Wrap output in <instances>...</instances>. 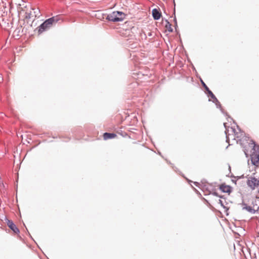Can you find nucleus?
<instances>
[{
  "instance_id": "obj_1",
  "label": "nucleus",
  "mask_w": 259,
  "mask_h": 259,
  "mask_svg": "<svg viewBox=\"0 0 259 259\" xmlns=\"http://www.w3.org/2000/svg\"><path fill=\"white\" fill-rule=\"evenodd\" d=\"M237 127L239 128L238 126H237ZM231 129L235 137L233 140H236L237 143H239L243 147H245L246 144H248L249 146L252 147V145L251 144L252 143L251 141L250 143L248 142L249 137L246 136L244 132L241 131L240 128H238L239 133L236 132L235 128L231 127Z\"/></svg>"
},
{
  "instance_id": "obj_2",
  "label": "nucleus",
  "mask_w": 259,
  "mask_h": 259,
  "mask_svg": "<svg viewBox=\"0 0 259 259\" xmlns=\"http://www.w3.org/2000/svg\"><path fill=\"white\" fill-rule=\"evenodd\" d=\"M59 20L58 16L52 17L47 19L38 27V33L40 34L50 28L53 24L57 23Z\"/></svg>"
},
{
  "instance_id": "obj_3",
  "label": "nucleus",
  "mask_w": 259,
  "mask_h": 259,
  "mask_svg": "<svg viewBox=\"0 0 259 259\" xmlns=\"http://www.w3.org/2000/svg\"><path fill=\"white\" fill-rule=\"evenodd\" d=\"M125 15L124 13L120 11H114L108 14L106 17V19L112 22H120L123 20Z\"/></svg>"
},
{
  "instance_id": "obj_4",
  "label": "nucleus",
  "mask_w": 259,
  "mask_h": 259,
  "mask_svg": "<svg viewBox=\"0 0 259 259\" xmlns=\"http://www.w3.org/2000/svg\"><path fill=\"white\" fill-rule=\"evenodd\" d=\"M252 149L253 150L251 154L250 158L253 165H256L259 162V146L256 145L255 142L251 140Z\"/></svg>"
},
{
  "instance_id": "obj_5",
  "label": "nucleus",
  "mask_w": 259,
  "mask_h": 259,
  "mask_svg": "<svg viewBox=\"0 0 259 259\" xmlns=\"http://www.w3.org/2000/svg\"><path fill=\"white\" fill-rule=\"evenodd\" d=\"M246 184L251 190H253L259 186V180L254 177L250 176L247 178Z\"/></svg>"
},
{
  "instance_id": "obj_6",
  "label": "nucleus",
  "mask_w": 259,
  "mask_h": 259,
  "mask_svg": "<svg viewBox=\"0 0 259 259\" xmlns=\"http://www.w3.org/2000/svg\"><path fill=\"white\" fill-rule=\"evenodd\" d=\"M6 223L8 227L15 233H19L20 232L19 229L17 227V226L14 224L12 221L8 220V219H6Z\"/></svg>"
},
{
  "instance_id": "obj_7",
  "label": "nucleus",
  "mask_w": 259,
  "mask_h": 259,
  "mask_svg": "<svg viewBox=\"0 0 259 259\" xmlns=\"http://www.w3.org/2000/svg\"><path fill=\"white\" fill-rule=\"evenodd\" d=\"M201 82L202 85L204 88L206 93L207 94L208 97H210L212 99H215L217 101V98L213 94V93L209 90L208 87L206 85V84L204 82V81L201 79Z\"/></svg>"
},
{
  "instance_id": "obj_8",
  "label": "nucleus",
  "mask_w": 259,
  "mask_h": 259,
  "mask_svg": "<svg viewBox=\"0 0 259 259\" xmlns=\"http://www.w3.org/2000/svg\"><path fill=\"white\" fill-rule=\"evenodd\" d=\"M241 204L243 206V207H242L243 210H246L252 214H254L256 212L255 210L253 209L251 206H247V205L246 203H245L244 202H243Z\"/></svg>"
},
{
  "instance_id": "obj_9",
  "label": "nucleus",
  "mask_w": 259,
  "mask_h": 259,
  "mask_svg": "<svg viewBox=\"0 0 259 259\" xmlns=\"http://www.w3.org/2000/svg\"><path fill=\"white\" fill-rule=\"evenodd\" d=\"M152 13L153 17L154 20H158L160 18L161 14L158 9L156 8L153 9Z\"/></svg>"
},
{
  "instance_id": "obj_10",
  "label": "nucleus",
  "mask_w": 259,
  "mask_h": 259,
  "mask_svg": "<svg viewBox=\"0 0 259 259\" xmlns=\"http://www.w3.org/2000/svg\"><path fill=\"white\" fill-rule=\"evenodd\" d=\"M220 189L223 192L225 193H230L231 191V187L229 186H227L225 185H221L220 187Z\"/></svg>"
},
{
  "instance_id": "obj_11",
  "label": "nucleus",
  "mask_w": 259,
  "mask_h": 259,
  "mask_svg": "<svg viewBox=\"0 0 259 259\" xmlns=\"http://www.w3.org/2000/svg\"><path fill=\"white\" fill-rule=\"evenodd\" d=\"M115 137H116V135L114 133H105L103 135V138L105 140L114 138Z\"/></svg>"
},
{
  "instance_id": "obj_12",
  "label": "nucleus",
  "mask_w": 259,
  "mask_h": 259,
  "mask_svg": "<svg viewBox=\"0 0 259 259\" xmlns=\"http://www.w3.org/2000/svg\"><path fill=\"white\" fill-rule=\"evenodd\" d=\"M171 25L170 23H169V22L166 20L165 27L167 29L168 31L169 32H172V31H173V29L171 28Z\"/></svg>"
},
{
  "instance_id": "obj_13",
  "label": "nucleus",
  "mask_w": 259,
  "mask_h": 259,
  "mask_svg": "<svg viewBox=\"0 0 259 259\" xmlns=\"http://www.w3.org/2000/svg\"><path fill=\"white\" fill-rule=\"evenodd\" d=\"M212 102L215 104V105L217 106V108L221 109V110H222V109L221 108V105L218 100L217 99V101L215 99H212ZM223 112V111H222Z\"/></svg>"
},
{
  "instance_id": "obj_14",
  "label": "nucleus",
  "mask_w": 259,
  "mask_h": 259,
  "mask_svg": "<svg viewBox=\"0 0 259 259\" xmlns=\"http://www.w3.org/2000/svg\"><path fill=\"white\" fill-rule=\"evenodd\" d=\"M34 13L35 14V15H34L35 17L39 16V11H34Z\"/></svg>"
},
{
  "instance_id": "obj_15",
  "label": "nucleus",
  "mask_w": 259,
  "mask_h": 259,
  "mask_svg": "<svg viewBox=\"0 0 259 259\" xmlns=\"http://www.w3.org/2000/svg\"><path fill=\"white\" fill-rule=\"evenodd\" d=\"M227 131L228 130L227 129L225 131V134L226 135V142H229V135H227Z\"/></svg>"
},
{
  "instance_id": "obj_16",
  "label": "nucleus",
  "mask_w": 259,
  "mask_h": 259,
  "mask_svg": "<svg viewBox=\"0 0 259 259\" xmlns=\"http://www.w3.org/2000/svg\"><path fill=\"white\" fill-rule=\"evenodd\" d=\"M174 21L175 22V28H176V27H178V25H177V21L176 17L174 18Z\"/></svg>"
},
{
  "instance_id": "obj_17",
  "label": "nucleus",
  "mask_w": 259,
  "mask_h": 259,
  "mask_svg": "<svg viewBox=\"0 0 259 259\" xmlns=\"http://www.w3.org/2000/svg\"><path fill=\"white\" fill-rule=\"evenodd\" d=\"M219 203L224 208H226L225 206L224 205L223 201L221 200H219Z\"/></svg>"
},
{
  "instance_id": "obj_18",
  "label": "nucleus",
  "mask_w": 259,
  "mask_h": 259,
  "mask_svg": "<svg viewBox=\"0 0 259 259\" xmlns=\"http://www.w3.org/2000/svg\"><path fill=\"white\" fill-rule=\"evenodd\" d=\"M212 194V195H214V196H219L218 195V193H217V192H213Z\"/></svg>"
},
{
  "instance_id": "obj_19",
  "label": "nucleus",
  "mask_w": 259,
  "mask_h": 259,
  "mask_svg": "<svg viewBox=\"0 0 259 259\" xmlns=\"http://www.w3.org/2000/svg\"><path fill=\"white\" fill-rule=\"evenodd\" d=\"M32 14H30V15H29V16H26V17H28L29 18H30L31 17H30V15H31Z\"/></svg>"
},
{
  "instance_id": "obj_20",
  "label": "nucleus",
  "mask_w": 259,
  "mask_h": 259,
  "mask_svg": "<svg viewBox=\"0 0 259 259\" xmlns=\"http://www.w3.org/2000/svg\"><path fill=\"white\" fill-rule=\"evenodd\" d=\"M225 126H226V123H224Z\"/></svg>"
}]
</instances>
